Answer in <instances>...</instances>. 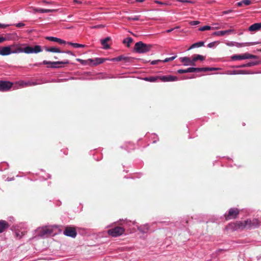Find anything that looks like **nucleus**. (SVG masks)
Wrapping results in <instances>:
<instances>
[{"label": "nucleus", "mask_w": 261, "mask_h": 261, "mask_svg": "<svg viewBox=\"0 0 261 261\" xmlns=\"http://www.w3.org/2000/svg\"><path fill=\"white\" fill-rule=\"evenodd\" d=\"M25 25L24 23L22 22H20L16 24V27L17 28H21Z\"/></svg>", "instance_id": "a19ab883"}, {"label": "nucleus", "mask_w": 261, "mask_h": 261, "mask_svg": "<svg viewBox=\"0 0 261 261\" xmlns=\"http://www.w3.org/2000/svg\"><path fill=\"white\" fill-rule=\"evenodd\" d=\"M68 43L75 48L83 47L85 46L84 45H83L81 44H79V43H71V42H68Z\"/></svg>", "instance_id": "7c9ffc66"}, {"label": "nucleus", "mask_w": 261, "mask_h": 261, "mask_svg": "<svg viewBox=\"0 0 261 261\" xmlns=\"http://www.w3.org/2000/svg\"><path fill=\"white\" fill-rule=\"evenodd\" d=\"M15 235L17 237L20 239L23 235H24V233L23 232H21V234H20L19 231H16L15 232Z\"/></svg>", "instance_id": "58836bf2"}, {"label": "nucleus", "mask_w": 261, "mask_h": 261, "mask_svg": "<svg viewBox=\"0 0 261 261\" xmlns=\"http://www.w3.org/2000/svg\"><path fill=\"white\" fill-rule=\"evenodd\" d=\"M176 57H177V56H173V57H171L170 58H167L165 59H164V60H162V62H164V63L170 62V61H173V60H174Z\"/></svg>", "instance_id": "72a5a7b5"}, {"label": "nucleus", "mask_w": 261, "mask_h": 261, "mask_svg": "<svg viewBox=\"0 0 261 261\" xmlns=\"http://www.w3.org/2000/svg\"><path fill=\"white\" fill-rule=\"evenodd\" d=\"M45 50L46 51L52 53H60L62 52L59 48L56 47H45Z\"/></svg>", "instance_id": "412c9836"}, {"label": "nucleus", "mask_w": 261, "mask_h": 261, "mask_svg": "<svg viewBox=\"0 0 261 261\" xmlns=\"http://www.w3.org/2000/svg\"><path fill=\"white\" fill-rule=\"evenodd\" d=\"M26 84H28V83H24V82H22V85H23V86H26Z\"/></svg>", "instance_id": "5fc2aeb1"}, {"label": "nucleus", "mask_w": 261, "mask_h": 261, "mask_svg": "<svg viewBox=\"0 0 261 261\" xmlns=\"http://www.w3.org/2000/svg\"><path fill=\"white\" fill-rule=\"evenodd\" d=\"M239 214V210L237 208H231L229 210L227 214H225V217L226 220L232 219H235Z\"/></svg>", "instance_id": "9d476101"}, {"label": "nucleus", "mask_w": 261, "mask_h": 261, "mask_svg": "<svg viewBox=\"0 0 261 261\" xmlns=\"http://www.w3.org/2000/svg\"><path fill=\"white\" fill-rule=\"evenodd\" d=\"M193 59L194 60V61L195 62L198 60L202 61L204 59V57L201 55H197L195 57H194Z\"/></svg>", "instance_id": "473e14b6"}, {"label": "nucleus", "mask_w": 261, "mask_h": 261, "mask_svg": "<svg viewBox=\"0 0 261 261\" xmlns=\"http://www.w3.org/2000/svg\"><path fill=\"white\" fill-rule=\"evenodd\" d=\"M190 58L189 57H183L180 58L181 62L184 63V64L186 66H188L189 65L190 62Z\"/></svg>", "instance_id": "bb28decb"}, {"label": "nucleus", "mask_w": 261, "mask_h": 261, "mask_svg": "<svg viewBox=\"0 0 261 261\" xmlns=\"http://www.w3.org/2000/svg\"><path fill=\"white\" fill-rule=\"evenodd\" d=\"M152 47L151 44L144 43L142 41L137 42L134 46V50L138 54H145L150 51Z\"/></svg>", "instance_id": "7ed1b4c3"}, {"label": "nucleus", "mask_w": 261, "mask_h": 261, "mask_svg": "<svg viewBox=\"0 0 261 261\" xmlns=\"http://www.w3.org/2000/svg\"><path fill=\"white\" fill-rule=\"evenodd\" d=\"M234 32V30L232 29H229L225 31H218L215 32L213 33V36H224L225 35H229L231 34V33H233Z\"/></svg>", "instance_id": "ddd939ff"}, {"label": "nucleus", "mask_w": 261, "mask_h": 261, "mask_svg": "<svg viewBox=\"0 0 261 261\" xmlns=\"http://www.w3.org/2000/svg\"><path fill=\"white\" fill-rule=\"evenodd\" d=\"M9 226V224L6 221L0 220V233L6 231Z\"/></svg>", "instance_id": "2eb2a0df"}, {"label": "nucleus", "mask_w": 261, "mask_h": 261, "mask_svg": "<svg viewBox=\"0 0 261 261\" xmlns=\"http://www.w3.org/2000/svg\"><path fill=\"white\" fill-rule=\"evenodd\" d=\"M199 72L201 71H215L218 70L217 68L214 67H204V68H198Z\"/></svg>", "instance_id": "b1692460"}, {"label": "nucleus", "mask_w": 261, "mask_h": 261, "mask_svg": "<svg viewBox=\"0 0 261 261\" xmlns=\"http://www.w3.org/2000/svg\"><path fill=\"white\" fill-rule=\"evenodd\" d=\"M211 29H212V28L211 27L208 26V25H205V26H203V27L199 28L198 30L200 31H206V30H210Z\"/></svg>", "instance_id": "2f4dec72"}, {"label": "nucleus", "mask_w": 261, "mask_h": 261, "mask_svg": "<svg viewBox=\"0 0 261 261\" xmlns=\"http://www.w3.org/2000/svg\"><path fill=\"white\" fill-rule=\"evenodd\" d=\"M44 3H48L47 2H45V1H44Z\"/></svg>", "instance_id": "680f3d73"}, {"label": "nucleus", "mask_w": 261, "mask_h": 261, "mask_svg": "<svg viewBox=\"0 0 261 261\" xmlns=\"http://www.w3.org/2000/svg\"><path fill=\"white\" fill-rule=\"evenodd\" d=\"M69 62L68 60H65L63 61H57V62H51L47 61L46 60L43 61V64L44 65H50V66H47V67H51L53 68H60L63 67L62 65L68 64Z\"/></svg>", "instance_id": "39448f33"}, {"label": "nucleus", "mask_w": 261, "mask_h": 261, "mask_svg": "<svg viewBox=\"0 0 261 261\" xmlns=\"http://www.w3.org/2000/svg\"><path fill=\"white\" fill-rule=\"evenodd\" d=\"M215 42H211V43H210L209 44H208L207 47L211 48V47H214L215 46Z\"/></svg>", "instance_id": "79ce46f5"}, {"label": "nucleus", "mask_w": 261, "mask_h": 261, "mask_svg": "<svg viewBox=\"0 0 261 261\" xmlns=\"http://www.w3.org/2000/svg\"><path fill=\"white\" fill-rule=\"evenodd\" d=\"M189 77H187V76H184L182 79H188Z\"/></svg>", "instance_id": "13d9d810"}, {"label": "nucleus", "mask_w": 261, "mask_h": 261, "mask_svg": "<svg viewBox=\"0 0 261 261\" xmlns=\"http://www.w3.org/2000/svg\"><path fill=\"white\" fill-rule=\"evenodd\" d=\"M36 85H37V83H34V82H33V83L28 82V84H26V86H35Z\"/></svg>", "instance_id": "37998d69"}, {"label": "nucleus", "mask_w": 261, "mask_h": 261, "mask_svg": "<svg viewBox=\"0 0 261 261\" xmlns=\"http://www.w3.org/2000/svg\"><path fill=\"white\" fill-rule=\"evenodd\" d=\"M204 43L203 41H200L198 42L195 43L193 44L190 46V47L189 48V49H192V48H195V47H199L202 46L204 45Z\"/></svg>", "instance_id": "a878e982"}, {"label": "nucleus", "mask_w": 261, "mask_h": 261, "mask_svg": "<svg viewBox=\"0 0 261 261\" xmlns=\"http://www.w3.org/2000/svg\"><path fill=\"white\" fill-rule=\"evenodd\" d=\"M125 232V229L120 226H116L108 230L109 235L113 237H117L122 235Z\"/></svg>", "instance_id": "20e7f679"}, {"label": "nucleus", "mask_w": 261, "mask_h": 261, "mask_svg": "<svg viewBox=\"0 0 261 261\" xmlns=\"http://www.w3.org/2000/svg\"><path fill=\"white\" fill-rule=\"evenodd\" d=\"M158 79L163 82L176 81L178 80L177 76L172 75L156 76L146 77L144 80L150 82H156Z\"/></svg>", "instance_id": "f03ea898"}, {"label": "nucleus", "mask_w": 261, "mask_h": 261, "mask_svg": "<svg viewBox=\"0 0 261 261\" xmlns=\"http://www.w3.org/2000/svg\"><path fill=\"white\" fill-rule=\"evenodd\" d=\"M33 10L35 12H40V13H49L51 12L55 11V10H51V9H39V8H34Z\"/></svg>", "instance_id": "4be33fe9"}, {"label": "nucleus", "mask_w": 261, "mask_h": 261, "mask_svg": "<svg viewBox=\"0 0 261 261\" xmlns=\"http://www.w3.org/2000/svg\"><path fill=\"white\" fill-rule=\"evenodd\" d=\"M254 64L253 62H249L246 64V67H250L252 65H253Z\"/></svg>", "instance_id": "de8ad7c7"}, {"label": "nucleus", "mask_w": 261, "mask_h": 261, "mask_svg": "<svg viewBox=\"0 0 261 261\" xmlns=\"http://www.w3.org/2000/svg\"><path fill=\"white\" fill-rule=\"evenodd\" d=\"M110 37H108L101 40V44L103 46L104 49H107L110 48V46L107 43L108 41L110 40Z\"/></svg>", "instance_id": "aec40b11"}, {"label": "nucleus", "mask_w": 261, "mask_h": 261, "mask_svg": "<svg viewBox=\"0 0 261 261\" xmlns=\"http://www.w3.org/2000/svg\"><path fill=\"white\" fill-rule=\"evenodd\" d=\"M252 3L251 0H243L237 3V5L238 7H241L245 6H248Z\"/></svg>", "instance_id": "6ab92c4d"}, {"label": "nucleus", "mask_w": 261, "mask_h": 261, "mask_svg": "<svg viewBox=\"0 0 261 261\" xmlns=\"http://www.w3.org/2000/svg\"><path fill=\"white\" fill-rule=\"evenodd\" d=\"M189 24L191 25H196L199 24L200 23V21H189Z\"/></svg>", "instance_id": "e433bc0d"}, {"label": "nucleus", "mask_w": 261, "mask_h": 261, "mask_svg": "<svg viewBox=\"0 0 261 261\" xmlns=\"http://www.w3.org/2000/svg\"><path fill=\"white\" fill-rule=\"evenodd\" d=\"M241 67H246V64H243V65H241Z\"/></svg>", "instance_id": "6e6d98bb"}, {"label": "nucleus", "mask_w": 261, "mask_h": 261, "mask_svg": "<svg viewBox=\"0 0 261 261\" xmlns=\"http://www.w3.org/2000/svg\"><path fill=\"white\" fill-rule=\"evenodd\" d=\"M138 229L141 232L146 233L149 230V226L147 225L143 226L141 225L138 227Z\"/></svg>", "instance_id": "5701e85b"}, {"label": "nucleus", "mask_w": 261, "mask_h": 261, "mask_svg": "<svg viewBox=\"0 0 261 261\" xmlns=\"http://www.w3.org/2000/svg\"><path fill=\"white\" fill-rule=\"evenodd\" d=\"M6 40V38L4 37H0V43Z\"/></svg>", "instance_id": "49530a36"}, {"label": "nucleus", "mask_w": 261, "mask_h": 261, "mask_svg": "<svg viewBox=\"0 0 261 261\" xmlns=\"http://www.w3.org/2000/svg\"><path fill=\"white\" fill-rule=\"evenodd\" d=\"M106 59H103V58H96L95 61H94V62L93 64L94 65H97V64L102 63Z\"/></svg>", "instance_id": "c756f323"}, {"label": "nucleus", "mask_w": 261, "mask_h": 261, "mask_svg": "<svg viewBox=\"0 0 261 261\" xmlns=\"http://www.w3.org/2000/svg\"><path fill=\"white\" fill-rule=\"evenodd\" d=\"M39 236L40 237L48 236L50 235L53 229L49 226H45L38 229Z\"/></svg>", "instance_id": "f8f14e48"}, {"label": "nucleus", "mask_w": 261, "mask_h": 261, "mask_svg": "<svg viewBox=\"0 0 261 261\" xmlns=\"http://www.w3.org/2000/svg\"><path fill=\"white\" fill-rule=\"evenodd\" d=\"M55 59H58V58H57V57H55Z\"/></svg>", "instance_id": "052dcab7"}, {"label": "nucleus", "mask_w": 261, "mask_h": 261, "mask_svg": "<svg viewBox=\"0 0 261 261\" xmlns=\"http://www.w3.org/2000/svg\"><path fill=\"white\" fill-rule=\"evenodd\" d=\"M128 20H139L140 19V16H135L134 17H127Z\"/></svg>", "instance_id": "f704fd0d"}, {"label": "nucleus", "mask_w": 261, "mask_h": 261, "mask_svg": "<svg viewBox=\"0 0 261 261\" xmlns=\"http://www.w3.org/2000/svg\"><path fill=\"white\" fill-rule=\"evenodd\" d=\"M103 26L102 25H96L94 27L95 28H103Z\"/></svg>", "instance_id": "3c124183"}, {"label": "nucleus", "mask_w": 261, "mask_h": 261, "mask_svg": "<svg viewBox=\"0 0 261 261\" xmlns=\"http://www.w3.org/2000/svg\"><path fill=\"white\" fill-rule=\"evenodd\" d=\"M133 41V39L131 37H128L126 39H124L123 41V43L124 44H127V46L129 47L130 44L132 43Z\"/></svg>", "instance_id": "cd10ccee"}, {"label": "nucleus", "mask_w": 261, "mask_h": 261, "mask_svg": "<svg viewBox=\"0 0 261 261\" xmlns=\"http://www.w3.org/2000/svg\"><path fill=\"white\" fill-rule=\"evenodd\" d=\"M9 25H10L9 24H3L0 23V28H6L7 27H9Z\"/></svg>", "instance_id": "a18cd8bd"}, {"label": "nucleus", "mask_w": 261, "mask_h": 261, "mask_svg": "<svg viewBox=\"0 0 261 261\" xmlns=\"http://www.w3.org/2000/svg\"><path fill=\"white\" fill-rule=\"evenodd\" d=\"M173 30V29H170V30H168L166 31V32L167 33H170L171 32H172V31Z\"/></svg>", "instance_id": "864d4df0"}, {"label": "nucleus", "mask_w": 261, "mask_h": 261, "mask_svg": "<svg viewBox=\"0 0 261 261\" xmlns=\"http://www.w3.org/2000/svg\"><path fill=\"white\" fill-rule=\"evenodd\" d=\"M195 61H194L193 59H192V60H191L189 65L195 66Z\"/></svg>", "instance_id": "c03bdc74"}, {"label": "nucleus", "mask_w": 261, "mask_h": 261, "mask_svg": "<svg viewBox=\"0 0 261 261\" xmlns=\"http://www.w3.org/2000/svg\"><path fill=\"white\" fill-rule=\"evenodd\" d=\"M260 28L261 23H255L249 27V30L250 31H256L259 30Z\"/></svg>", "instance_id": "a211bd4d"}, {"label": "nucleus", "mask_w": 261, "mask_h": 261, "mask_svg": "<svg viewBox=\"0 0 261 261\" xmlns=\"http://www.w3.org/2000/svg\"><path fill=\"white\" fill-rule=\"evenodd\" d=\"M65 53L70 55H73V54L71 51H67Z\"/></svg>", "instance_id": "603ef678"}, {"label": "nucleus", "mask_w": 261, "mask_h": 261, "mask_svg": "<svg viewBox=\"0 0 261 261\" xmlns=\"http://www.w3.org/2000/svg\"><path fill=\"white\" fill-rule=\"evenodd\" d=\"M136 1L138 2H143L144 0H136Z\"/></svg>", "instance_id": "4d7b16f0"}, {"label": "nucleus", "mask_w": 261, "mask_h": 261, "mask_svg": "<svg viewBox=\"0 0 261 261\" xmlns=\"http://www.w3.org/2000/svg\"><path fill=\"white\" fill-rule=\"evenodd\" d=\"M198 68L190 67L187 69H179L177 72L179 73H185L188 72H199Z\"/></svg>", "instance_id": "dca6fc26"}, {"label": "nucleus", "mask_w": 261, "mask_h": 261, "mask_svg": "<svg viewBox=\"0 0 261 261\" xmlns=\"http://www.w3.org/2000/svg\"><path fill=\"white\" fill-rule=\"evenodd\" d=\"M63 234L66 236L75 238L76 237L77 232L75 227L67 226L63 231Z\"/></svg>", "instance_id": "6e6552de"}, {"label": "nucleus", "mask_w": 261, "mask_h": 261, "mask_svg": "<svg viewBox=\"0 0 261 261\" xmlns=\"http://www.w3.org/2000/svg\"><path fill=\"white\" fill-rule=\"evenodd\" d=\"M179 2H181L182 3H191L190 1L187 0H178Z\"/></svg>", "instance_id": "09e8293b"}, {"label": "nucleus", "mask_w": 261, "mask_h": 261, "mask_svg": "<svg viewBox=\"0 0 261 261\" xmlns=\"http://www.w3.org/2000/svg\"><path fill=\"white\" fill-rule=\"evenodd\" d=\"M13 85V83L9 81H0V91L7 92L9 91Z\"/></svg>", "instance_id": "0eeeda50"}, {"label": "nucleus", "mask_w": 261, "mask_h": 261, "mask_svg": "<svg viewBox=\"0 0 261 261\" xmlns=\"http://www.w3.org/2000/svg\"><path fill=\"white\" fill-rule=\"evenodd\" d=\"M215 25H216L215 28H212V29H219L221 28H223L224 27L222 25V23H217L215 24Z\"/></svg>", "instance_id": "4c0bfd02"}, {"label": "nucleus", "mask_w": 261, "mask_h": 261, "mask_svg": "<svg viewBox=\"0 0 261 261\" xmlns=\"http://www.w3.org/2000/svg\"><path fill=\"white\" fill-rule=\"evenodd\" d=\"M231 11H232V10H228V11H223L222 13L223 14H227Z\"/></svg>", "instance_id": "8fccbe9b"}, {"label": "nucleus", "mask_w": 261, "mask_h": 261, "mask_svg": "<svg viewBox=\"0 0 261 261\" xmlns=\"http://www.w3.org/2000/svg\"><path fill=\"white\" fill-rule=\"evenodd\" d=\"M42 51L41 47L40 45H35L34 47L28 45L24 47L18 46L15 50L12 51V53H24L27 54H37Z\"/></svg>", "instance_id": "f257e3e1"}, {"label": "nucleus", "mask_w": 261, "mask_h": 261, "mask_svg": "<svg viewBox=\"0 0 261 261\" xmlns=\"http://www.w3.org/2000/svg\"><path fill=\"white\" fill-rule=\"evenodd\" d=\"M124 57V56H120L117 57L112 58V59H110V60L112 61L119 62V61H123Z\"/></svg>", "instance_id": "c85d7f7f"}, {"label": "nucleus", "mask_w": 261, "mask_h": 261, "mask_svg": "<svg viewBox=\"0 0 261 261\" xmlns=\"http://www.w3.org/2000/svg\"><path fill=\"white\" fill-rule=\"evenodd\" d=\"M162 62V60H154V61H152L151 62V64H152V65H156V64H157L159 62Z\"/></svg>", "instance_id": "ea45409f"}, {"label": "nucleus", "mask_w": 261, "mask_h": 261, "mask_svg": "<svg viewBox=\"0 0 261 261\" xmlns=\"http://www.w3.org/2000/svg\"><path fill=\"white\" fill-rule=\"evenodd\" d=\"M46 39L50 41H54L58 42L60 44H64L65 43V41L63 40H62L60 38L54 37H46Z\"/></svg>", "instance_id": "f3484780"}, {"label": "nucleus", "mask_w": 261, "mask_h": 261, "mask_svg": "<svg viewBox=\"0 0 261 261\" xmlns=\"http://www.w3.org/2000/svg\"><path fill=\"white\" fill-rule=\"evenodd\" d=\"M256 58V56L248 53H245L243 55H236L231 57L232 60H242L244 59H255Z\"/></svg>", "instance_id": "1a4fd4ad"}, {"label": "nucleus", "mask_w": 261, "mask_h": 261, "mask_svg": "<svg viewBox=\"0 0 261 261\" xmlns=\"http://www.w3.org/2000/svg\"><path fill=\"white\" fill-rule=\"evenodd\" d=\"M12 53L10 46H5L0 48V55L2 56L9 55Z\"/></svg>", "instance_id": "4468645a"}, {"label": "nucleus", "mask_w": 261, "mask_h": 261, "mask_svg": "<svg viewBox=\"0 0 261 261\" xmlns=\"http://www.w3.org/2000/svg\"><path fill=\"white\" fill-rule=\"evenodd\" d=\"M247 229H251L259 227L260 225V221L257 219H253L246 220Z\"/></svg>", "instance_id": "9b49d317"}, {"label": "nucleus", "mask_w": 261, "mask_h": 261, "mask_svg": "<svg viewBox=\"0 0 261 261\" xmlns=\"http://www.w3.org/2000/svg\"><path fill=\"white\" fill-rule=\"evenodd\" d=\"M156 3H158V4H163L162 3L160 2H159V1H156Z\"/></svg>", "instance_id": "bf43d9fd"}, {"label": "nucleus", "mask_w": 261, "mask_h": 261, "mask_svg": "<svg viewBox=\"0 0 261 261\" xmlns=\"http://www.w3.org/2000/svg\"><path fill=\"white\" fill-rule=\"evenodd\" d=\"M229 226L233 230H243L245 228L247 229L246 220L238 221L234 223L229 224Z\"/></svg>", "instance_id": "423d86ee"}, {"label": "nucleus", "mask_w": 261, "mask_h": 261, "mask_svg": "<svg viewBox=\"0 0 261 261\" xmlns=\"http://www.w3.org/2000/svg\"><path fill=\"white\" fill-rule=\"evenodd\" d=\"M133 61V58L131 57H124L123 61L125 63L127 62H131Z\"/></svg>", "instance_id": "c9c22d12"}, {"label": "nucleus", "mask_w": 261, "mask_h": 261, "mask_svg": "<svg viewBox=\"0 0 261 261\" xmlns=\"http://www.w3.org/2000/svg\"><path fill=\"white\" fill-rule=\"evenodd\" d=\"M76 60L78 62L81 63L83 65H86L87 64L92 63V62H94V60L92 59H89L87 60H82L80 59H77Z\"/></svg>", "instance_id": "393cba45"}]
</instances>
